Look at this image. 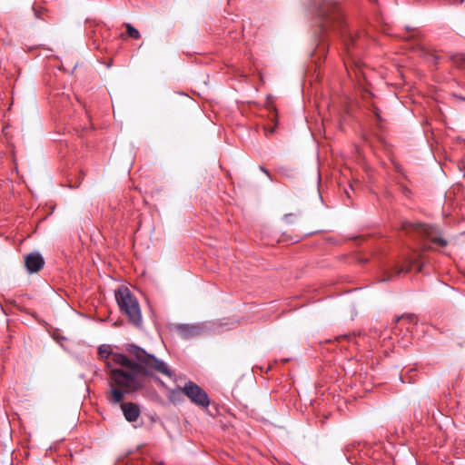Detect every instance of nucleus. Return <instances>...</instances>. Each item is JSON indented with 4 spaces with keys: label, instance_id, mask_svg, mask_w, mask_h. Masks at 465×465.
Listing matches in <instances>:
<instances>
[{
    "label": "nucleus",
    "instance_id": "0eeeda50",
    "mask_svg": "<svg viewBox=\"0 0 465 465\" xmlns=\"http://www.w3.org/2000/svg\"><path fill=\"white\" fill-rule=\"evenodd\" d=\"M155 381L160 386L163 387L164 389H167V398L172 403L178 404L183 401V396H185L183 387L182 388L180 386H177L174 389H169L166 386V384L159 378H156Z\"/></svg>",
    "mask_w": 465,
    "mask_h": 465
},
{
    "label": "nucleus",
    "instance_id": "9d476101",
    "mask_svg": "<svg viewBox=\"0 0 465 465\" xmlns=\"http://www.w3.org/2000/svg\"><path fill=\"white\" fill-rule=\"evenodd\" d=\"M418 263V259H413L408 261L405 264L395 265L393 268V273L396 275H400L401 273H408L412 266Z\"/></svg>",
    "mask_w": 465,
    "mask_h": 465
},
{
    "label": "nucleus",
    "instance_id": "423d86ee",
    "mask_svg": "<svg viewBox=\"0 0 465 465\" xmlns=\"http://www.w3.org/2000/svg\"><path fill=\"white\" fill-rule=\"evenodd\" d=\"M25 265L29 272H37L44 267L45 260L39 252H31L25 256Z\"/></svg>",
    "mask_w": 465,
    "mask_h": 465
},
{
    "label": "nucleus",
    "instance_id": "4468645a",
    "mask_svg": "<svg viewBox=\"0 0 465 465\" xmlns=\"http://www.w3.org/2000/svg\"><path fill=\"white\" fill-rule=\"evenodd\" d=\"M98 353L102 359H107L109 356L112 357L114 353L109 346L102 345L98 349Z\"/></svg>",
    "mask_w": 465,
    "mask_h": 465
},
{
    "label": "nucleus",
    "instance_id": "f03ea898",
    "mask_svg": "<svg viewBox=\"0 0 465 465\" xmlns=\"http://www.w3.org/2000/svg\"><path fill=\"white\" fill-rule=\"evenodd\" d=\"M317 10L319 26L322 33H338L348 55H356L355 51L364 49L369 42L365 31H349L346 29L343 15L338 4L333 0H312Z\"/></svg>",
    "mask_w": 465,
    "mask_h": 465
},
{
    "label": "nucleus",
    "instance_id": "6e6552de",
    "mask_svg": "<svg viewBox=\"0 0 465 465\" xmlns=\"http://www.w3.org/2000/svg\"><path fill=\"white\" fill-rule=\"evenodd\" d=\"M120 403L125 420L129 422L136 421L141 413L139 406L134 402H123V401Z\"/></svg>",
    "mask_w": 465,
    "mask_h": 465
},
{
    "label": "nucleus",
    "instance_id": "f3484780",
    "mask_svg": "<svg viewBox=\"0 0 465 465\" xmlns=\"http://www.w3.org/2000/svg\"><path fill=\"white\" fill-rule=\"evenodd\" d=\"M464 0H457V4H462Z\"/></svg>",
    "mask_w": 465,
    "mask_h": 465
},
{
    "label": "nucleus",
    "instance_id": "6ab92c4d",
    "mask_svg": "<svg viewBox=\"0 0 465 465\" xmlns=\"http://www.w3.org/2000/svg\"><path fill=\"white\" fill-rule=\"evenodd\" d=\"M391 279V276L387 277V278H383L382 281H387V280H390Z\"/></svg>",
    "mask_w": 465,
    "mask_h": 465
},
{
    "label": "nucleus",
    "instance_id": "2eb2a0df",
    "mask_svg": "<svg viewBox=\"0 0 465 465\" xmlns=\"http://www.w3.org/2000/svg\"><path fill=\"white\" fill-rule=\"evenodd\" d=\"M260 170L262 173H264L267 175V177H269L272 180L271 173L267 169H265L263 166H260Z\"/></svg>",
    "mask_w": 465,
    "mask_h": 465
},
{
    "label": "nucleus",
    "instance_id": "a211bd4d",
    "mask_svg": "<svg viewBox=\"0 0 465 465\" xmlns=\"http://www.w3.org/2000/svg\"><path fill=\"white\" fill-rule=\"evenodd\" d=\"M430 246H427L426 244H424V250H427V249H430Z\"/></svg>",
    "mask_w": 465,
    "mask_h": 465
},
{
    "label": "nucleus",
    "instance_id": "7ed1b4c3",
    "mask_svg": "<svg viewBox=\"0 0 465 465\" xmlns=\"http://www.w3.org/2000/svg\"><path fill=\"white\" fill-rule=\"evenodd\" d=\"M115 300L120 312L128 317L129 322L135 327L143 324V316L139 302L132 292L125 286H121L115 291Z\"/></svg>",
    "mask_w": 465,
    "mask_h": 465
},
{
    "label": "nucleus",
    "instance_id": "9b49d317",
    "mask_svg": "<svg viewBox=\"0 0 465 465\" xmlns=\"http://www.w3.org/2000/svg\"><path fill=\"white\" fill-rule=\"evenodd\" d=\"M397 322H406L407 324H416L417 318L414 314L401 315L397 318Z\"/></svg>",
    "mask_w": 465,
    "mask_h": 465
},
{
    "label": "nucleus",
    "instance_id": "aec40b11",
    "mask_svg": "<svg viewBox=\"0 0 465 465\" xmlns=\"http://www.w3.org/2000/svg\"><path fill=\"white\" fill-rule=\"evenodd\" d=\"M268 132L269 133H272L273 132V128L270 129Z\"/></svg>",
    "mask_w": 465,
    "mask_h": 465
},
{
    "label": "nucleus",
    "instance_id": "39448f33",
    "mask_svg": "<svg viewBox=\"0 0 465 465\" xmlns=\"http://www.w3.org/2000/svg\"><path fill=\"white\" fill-rule=\"evenodd\" d=\"M183 391L193 404L203 409L210 406L211 401L208 394L198 384L188 381L183 386Z\"/></svg>",
    "mask_w": 465,
    "mask_h": 465
},
{
    "label": "nucleus",
    "instance_id": "f257e3e1",
    "mask_svg": "<svg viewBox=\"0 0 465 465\" xmlns=\"http://www.w3.org/2000/svg\"><path fill=\"white\" fill-rule=\"evenodd\" d=\"M125 351L134 361L123 353L112 354V361L124 367L125 370L115 368L109 372V391L106 400L111 404H118L124 401L125 394L142 389L146 377H154L155 374H163L169 378L174 376L166 362L148 353L143 348L135 344H127Z\"/></svg>",
    "mask_w": 465,
    "mask_h": 465
},
{
    "label": "nucleus",
    "instance_id": "1a4fd4ad",
    "mask_svg": "<svg viewBox=\"0 0 465 465\" xmlns=\"http://www.w3.org/2000/svg\"><path fill=\"white\" fill-rule=\"evenodd\" d=\"M174 329L183 339L198 336L202 331L199 326L190 324H177L174 326Z\"/></svg>",
    "mask_w": 465,
    "mask_h": 465
},
{
    "label": "nucleus",
    "instance_id": "20e7f679",
    "mask_svg": "<svg viewBox=\"0 0 465 465\" xmlns=\"http://www.w3.org/2000/svg\"><path fill=\"white\" fill-rule=\"evenodd\" d=\"M402 229L407 233H411V232L413 231L420 237L429 240L430 242L440 247H445L448 244V242L440 237V231L435 226L421 223H402Z\"/></svg>",
    "mask_w": 465,
    "mask_h": 465
},
{
    "label": "nucleus",
    "instance_id": "ddd939ff",
    "mask_svg": "<svg viewBox=\"0 0 465 465\" xmlns=\"http://www.w3.org/2000/svg\"><path fill=\"white\" fill-rule=\"evenodd\" d=\"M126 33L133 39H139L141 37L140 32L134 28L131 24H125Z\"/></svg>",
    "mask_w": 465,
    "mask_h": 465
},
{
    "label": "nucleus",
    "instance_id": "dca6fc26",
    "mask_svg": "<svg viewBox=\"0 0 465 465\" xmlns=\"http://www.w3.org/2000/svg\"><path fill=\"white\" fill-rule=\"evenodd\" d=\"M374 114H375L376 117H377L378 119H380V114H379V113H378V111H377V110H375V111H374Z\"/></svg>",
    "mask_w": 465,
    "mask_h": 465
},
{
    "label": "nucleus",
    "instance_id": "f8f14e48",
    "mask_svg": "<svg viewBox=\"0 0 465 465\" xmlns=\"http://www.w3.org/2000/svg\"><path fill=\"white\" fill-rule=\"evenodd\" d=\"M453 64L458 67H465V55L462 54H456L450 56Z\"/></svg>",
    "mask_w": 465,
    "mask_h": 465
}]
</instances>
